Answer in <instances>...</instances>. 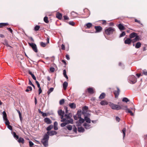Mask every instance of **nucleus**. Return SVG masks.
Returning a JSON list of instances; mask_svg holds the SVG:
<instances>
[{"instance_id":"obj_17","label":"nucleus","mask_w":147,"mask_h":147,"mask_svg":"<svg viewBox=\"0 0 147 147\" xmlns=\"http://www.w3.org/2000/svg\"><path fill=\"white\" fill-rule=\"evenodd\" d=\"M82 109V113L84 114V113H85L87 111L88 109V107L87 106H85L83 107Z\"/></svg>"},{"instance_id":"obj_39","label":"nucleus","mask_w":147,"mask_h":147,"mask_svg":"<svg viewBox=\"0 0 147 147\" xmlns=\"http://www.w3.org/2000/svg\"><path fill=\"white\" fill-rule=\"evenodd\" d=\"M54 88H50V89L47 92V94L48 95H49L50 94L53 92V90Z\"/></svg>"},{"instance_id":"obj_34","label":"nucleus","mask_w":147,"mask_h":147,"mask_svg":"<svg viewBox=\"0 0 147 147\" xmlns=\"http://www.w3.org/2000/svg\"><path fill=\"white\" fill-rule=\"evenodd\" d=\"M3 119H7V115L5 111H3Z\"/></svg>"},{"instance_id":"obj_64","label":"nucleus","mask_w":147,"mask_h":147,"mask_svg":"<svg viewBox=\"0 0 147 147\" xmlns=\"http://www.w3.org/2000/svg\"><path fill=\"white\" fill-rule=\"evenodd\" d=\"M31 76H32V78L34 80H36V78L34 74H33Z\"/></svg>"},{"instance_id":"obj_28","label":"nucleus","mask_w":147,"mask_h":147,"mask_svg":"<svg viewBox=\"0 0 147 147\" xmlns=\"http://www.w3.org/2000/svg\"><path fill=\"white\" fill-rule=\"evenodd\" d=\"M85 120L86 121V122L88 123H91V120L90 118L88 117H87L85 116L84 117Z\"/></svg>"},{"instance_id":"obj_36","label":"nucleus","mask_w":147,"mask_h":147,"mask_svg":"<svg viewBox=\"0 0 147 147\" xmlns=\"http://www.w3.org/2000/svg\"><path fill=\"white\" fill-rule=\"evenodd\" d=\"M122 101L123 102H127L129 101V100L127 98L124 97L122 99Z\"/></svg>"},{"instance_id":"obj_15","label":"nucleus","mask_w":147,"mask_h":147,"mask_svg":"<svg viewBox=\"0 0 147 147\" xmlns=\"http://www.w3.org/2000/svg\"><path fill=\"white\" fill-rule=\"evenodd\" d=\"M44 121L47 124H50L52 123L51 121L49 118L47 117L45 118Z\"/></svg>"},{"instance_id":"obj_21","label":"nucleus","mask_w":147,"mask_h":147,"mask_svg":"<svg viewBox=\"0 0 147 147\" xmlns=\"http://www.w3.org/2000/svg\"><path fill=\"white\" fill-rule=\"evenodd\" d=\"M121 109H123L125 110V112H127V109H128L127 106L124 105H121L120 106Z\"/></svg>"},{"instance_id":"obj_47","label":"nucleus","mask_w":147,"mask_h":147,"mask_svg":"<svg viewBox=\"0 0 147 147\" xmlns=\"http://www.w3.org/2000/svg\"><path fill=\"white\" fill-rule=\"evenodd\" d=\"M4 120L5 121V123L6 125L9 124V122L7 118L4 119Z\"/></svg>"},{"instance_id":"obj_20","label":"nucleus","mask_w":147,"mask_h":147,"mask_svg":"<svg viewBox=\"0 0 147 147\" xmlns=\"http://www.w3.org/2000/svg\"><path fill=\"white\" fill-rule=\"evenodd\" d=\"M56 17L59 19L61 20L62 18V15L59 12H57L56 14Z\"/></svg>"},{"instance_id":"obj_55","label":"nucleus","mask_w":147,"mask_h":147,"mask_svg":"<svg viewBox=\"0 0 147 147\" xmlns=\"http://www.w3.org/2000/svg\"><path fill=\"white\" fill-rule=\"evenodd\" d=\"M35 82L36 83V84H37L38 87V88H40V84L37 81H36Z\"/></svg>"},{"instance_id":"obj_35","label":"nucleus","mask_w":147,"mask_h":147,"mask_svg":"<svg viewBox=\"0 0 147 147\" xmlns=\"http://www.w3.org/2000/svg\"><path fill=\"white\" fill-rule=\"evenodd\" d=\"M63 75L67 79H68V77L66 74V72L65 69H64L63 71Z\"/></svg>"},{"instance_id":"obj_19","label":"nucleus","mask_w":147,"mask_h":147,"mask_svg":"<svg viewBox=\"0 0 147 147\" xmlns=\"http://www.w3.org/2000/svg\"><path fill=\"white\" fill-rule=\"evenodd\" d=\"M69 106L71 109H75L76 108V105L74 103H69Z\"/></svg>"},{"instance_id":"obj_6","label":"nucleus","mask_w":147,"mask_h":147,"mask_svg":"<svg viewBox=\"0 0 147 147\" xmlns=\"http://www.w3.org/2000/svg\"><path fill=\"white\" fill-rule=\"evenodd\" d=\"M28 44L29 45L32 47L34 52L36 53L38 52V49L36 45L35 44L33 43H30L29 42H28Z\"/></svg>"},{"instance_id":"obj_25","label":"nucleus","mask_w":147,"mask_h":147,"mask_svg":"<svg viewBox=\"0 0 147 147\" xmlns=\"http://www.w3.org/2000/svg\"><path fill=\"white\" fill-rule=\"evenodd\" d=\"M108 104L106 100H103L100 102V104L102 105H107Z\"/></svg>"},{"instance_id":"obj_42","label":"nucleus","mask_w":147,"mask_h":147,"mask_svg":"<svg viewBox=\"0 0 147 147\" xmlns=\"http://www.w3.org/2000/svg\"><path fill=\"white\" fill-rule=\"evenodd\" d=\"M44 21L47 23H48L49 21L48 20V18L47 16H45L44 18Z\"/></svg>"},{"instance_id":"obj_11","label":"nucleus","mask_w":147,"mask_h":147,"mask_svg":"<svg viewBox=\"0 0 147 147\" xmlns=\"http://www.w3.org/2000/svg\"><path fill=\"white\" fill-rule=\"evenodd\" d=\"M92 24L91 23H88L84 25V27L86 29H89L92 27Z\"/></svg>"},{"instance_id":"obj_10","label":"nucleus","mask_w":147,"mask_h":147,"mask_svg":"<svg viewBox=\"0 0 147 147\" xmlns=\"http://www.w3.org/2000/svg\"><path fill=\"white\" fill-rule=\"evenodd\" d=\"M132 40L130 38H127L124 41V43L125 44L130 45L132 42Z\"/></svg>"},{"instance_id":"obj_9","label":"nucleus","mask_w":147,"mask_h":147,"mask_svg":"<svg viewBox=\"0 0 147 147\" xmlns=\"http://www.w3.org/2000/svg\"><path fill=\"white\" fill-rule=\"evenodd\" d=\"M58 113L59 115L61 116V119H64V112L61 109L59 110L58 111Z\"/></svg>"},{"instance_id":"obj_1","label":"nucleus","mask_w":147,"mask_h":147,"mask_svg":"<svg viewBox=\"0 0 147 147\" xmlns=\"http://www.w3.org/2000/svg\"><path fill=\"white\" fill-rule=\"evenodd\" d=\"M70 114L68 115L65 114L64 115V119H61V122H65L61 123V127H64L66 125L69 123L73 124V120L71 118V116H70Z\"/></svg>"},{"instance_id":"obj_22","label":"nucleus","mask_w":147,"mask_h":147,"mask_svg":"<svg viewBox=\"0 0 147 147\" xmlns=\"http://www.w3.org/2000/svg\"><path fill=\"white\" fill-rule=\"evenodd\" d=\"M63 87L64 90H66L68 86V83L66 82H64L63 84Z\"/></svg>"},{"instance_id":"obj_46","label":"nucleus","mask_w":147,"mask_h":147,"mask_svg":"<svg viewBox=\"0 0 147 147\" xmlns=\"http://www.w3.org/2000/svg\"><path fill=\"white\" fill-rule=\"evenodd\" d=\"M84 126L85 128L87 129V127H90V125L89 124H87L86 123H84Z\"/></svg>"},{"instance_id":"obj_40","label":"nucleus","mask_w":147,"mask_h":147,"mask_svg":"<svg viewBox=\"0 0 147 147\" xmlns=\"http://www.w3.org/2000/svg\"><path fill=\"white\" fill-rule=\"evenodd\" d=\"M79 122L80 123H83L85 121V119L82 118L81 117L80 118H79Z\"/></svg>"},{"instance_id":"obj_2","label":"nucleus","mask_w":147,"mask_h":147,"mask_svg":"<svg viewBox=\"0 0 147 147\" xmlns=\"http://www.w3.org/2000/svg\"><path fill=\"white\" fill-rule=\"evenodd\" d=\"M49 138V135L46 134L44 136L43 138L41 140V142L45 147H46L48 145V142Z\"/></svg>"},{"instance_id":"obj_8","label":"nucleus","mask_w":147,"mask_h":147,"mask_svg":"<svg viewBox=\"0 0 147 147\" xmlns=\"http://www.w3.org/2000/svg\"><path fill=\"white\" fill-rule=\"evenodd\" d=\"M116 88L117 89V90H114L113 91V93L115 95V98H117L119 94L120 90L119 88L117 87H116Z\"/></svg>"},{"instance_id":"obj_54","label":"nucleus","mask_w":147,"mask_h":147,"mask_svg":"<svg viewBox=\"0 0 147 147\" xmlns=\"http://www.w3.org/2000/svg\"><path fill=\"white\" fill-rule=\"evenodd\" d=\"M29 146L30 147H32L34 145L33 143L31 141L29 142Z\"/></svg>"},{"instance_id":"obj_50","label":"nucleus","mask_w":147,"mask_h":147,"mask_svg":"<svg viewBox=\"0 0 147 147\" xmlns=\"http://www.w3.org/2000/svg\"><path fill=\"white\" fill-rule=\"evenodd\" d=\"M40 28V26H39L36 25L34 27V30L35 31H37Z\"/></svg>"},{"instance_id":"obj_48","label":"nucleus","mask_w":147,"mask_h":147,"mask_svg":"<svg viewBox=\"0 0 147 147\" xmlns=\"http://www.w3.org/2000/svg\"><path fill=\"white\" fill-rule=\"evenodd\" d=\"M65 102L64 99H62L59 101V104L60 105H61L63 104Z\"/></svg>"},{"instance_id":"obj_45","label":"nucleus","mask_w":147,"mask_h":147,"mask_svg":"<svg viewBox=\"0 0 147 147\" xmlns=\"http://www.w3.org/2000/svg\"><path fill=\"white\" fill-rule=\"evenodd\" d=\"M66 127L69 130H71L72 129V127L71 125H68L66 126Z\"/></svg>"},{"instance_id":"obj_59","label":"nucleus","mask_w":147,"mask_h":147,"mask_svg":"<svg viewBox=\"0 0 147 147\" xmlns=\"http://www.w3.org/2000/svg\"><path fill=\"white\" fill-rule=\"evenodd\" d=\"M63 17L64 18V19L65 20H68L69 19V18L67 16H63Z\"/></svg>"},{"instance_id":"obj_16","label":"nucleus","mask_w":147,"mask_h":147,"mask_svg":"<svg viewBox=\"0 0 147 147\" xmlns=\"http://www.w3.org/2000/svg\"><path fill=\"white\" fill-rule=\"evenodd\" d=\"M140 39V36L138 35L137 36H136L134 38L131 39L132 41L133 42H134L137 41H139Z\"/></svg>"},{"instance_id":"obj_56","label":"nucleus","mask_w":147,"mask_h":147,"mask_svg":"<svg viewBox=\"0 0 147 147\" xmlns=\"http://www.w3.org/2000/svg\"><path fill=\"white\" fill-rule=\"evenodd\" d=\"M50 70L51 72H53L55 71V69L54 67H51L50 68Z\"/></svg>"},{"instance_id":"obj_26","label":"nucleus","mask_w":147,"mask_h":147,"mask_svg":"<svg viewBox=\"0 0 147 147\" xmlns=\"http://www.w3.org/2000/svg\"><path fill=\"white\" fill-rule=\"evenodd\" d=\"M105 96L106 94L105 93H102L100 94V96L99 97V98L100 99H102L105 97Z\"/></svg>"},{"instance_id":"obj_29","label":"nucleus","mask_w":147,"mask_h":147,"mask_svg":"<svg viewBox=\"0 0 147 147\" xmlns=\"http://www.w3.org/2000/svg\"><path fill=\"white\" fill-rule=\"evenodd\" d=\"M82 113V111L81 110H79L78 111L76 115L78 116V118H80L81 117Z\"/></svg>"},{"instance_id":"obj_58","label":"nucleus","mask_w":147,"mask_h":147,"mask_svg":"<svg viewBox=\"0 0 147 147\" xmlns=\"http://www.w3.org/2000/svg\"><path fill=\"white\" fill-rule=\"evenodd\" d=\"M7 28V29L12 34L13 30L11 28Z\"/></svg>"},{"instance_id":"obj_27","label":"nucleus","mask_w":147,"mask_h":147,"mask_svg":"<svg viewBox=\"0 0 147 147\" xmlns=\"http://www.w3.org/2000/svg\"><path fill=\"white\" fill-rule=\"evenodd\" d=\"M18 139V141L19 143H22V144L24 143V140L23 138L20 137Z\"/></svg>"},{"instance_id":"obj_38","label":"nucleus","mask_w":147,"mask_h":147,"mask_svg":"<svg viewBox=\"0 0 147 147\" xmlns=\"http://www.w3.org/2000/svg\"><path fill=\"white\" fill-rule=\"evenodd\" d=\"M126 112L129 113L131 116H133L134 115V114L132 112V111L130 110L129 109H127V112Z\"/></svg>"},{"instance_id":"obj_52","label":"nucleus","mask_w":147,"mask_h":147,"mask_svg":"<svg viewBox=\"0 0 147 147\" xmlns=\"http://www.w3.org/2000/svg\"><path fill=\"white\" fill-rule=\"evenodd\" d=\"M135 22H136L142 25V24L141 23V22L140 20H138L136 19H135Z\"/></svg>"},{"instance_id":"obj_53","label":"nucleus","mask_w":147,"mask_h":147,"mask_svg":"<svg viewBox=\"0 0 147 147\" xmlns=\"http://www.w3.org/2000/svg\"><path fill=\"white\" fill-rule=\"evenodd\" d=\"M17 111L19 113L20 118V120H21L22 119V114L18 110Z\"/></svg>"},{"instance_id":"obj_33","label":"nucleus","mask_w":147,"mask_h":147,"mask_svg":"<svg viewBox=\"0 0 147 147\" xmlns=\"http://www.w3.org/2000/svg\"><path fill=\"white\" fill-rule=\"evenodd\" d=\"M126 131V129L125 128H124L122 130V132L123 134V138H124L125 135V132Z\"/></svg>"},{"instance_id":"obj_5","label":"nucleus","mask_w":147,"mask_h":147,"mask_svg":"<svg viewBox=\"0 0 147 147\" xmlns=\"http://www.w3.org/2000/svg\"><path fill=\"white\" fill-rule=\"evenodd\" d=\"M129 83L131 84H134L137 82V79L134 75H131L129 77Z\"/></svg>"},{"instance_id":"obj_43","label":"nucleus","mask_w":147,"mask_h":147,"mask_svg":"<svg viewBox=\"0 0 147 147\" xmlns=\"http://www.w3.org/2000/svg\"><path fill=\"white\" fill-rule=\"evenodd\" d=\"M53 128V126L51 125L47 127V130L48 131H50Z\"/></svg>"},{"instance_id":"obj_41","label":"nucleus","mask_w":147,"mask_h":147,"mask_svg":"<svg viewBox=\"0 0 147 147\" xmlns=\"http://www.w3.org/2000/svg\"><path fill=\"white\" fill-rule=\"evenodd\" d=\"M13 136L15 138H16V140L18 139L19 137H18V135H17L16 134V133L15 132H13Z\"/></svg>"},{"instance_id":"obj_31","label":"nucleus","mask_w":147,"mask_h":147,"mask_svg":"<svg viewBox=\"0 0 147 147\" xmlns=\"http://www.w3.org/2000/svg\"><path fill=\"white\" fill-rule=\"evenodd\" d=\"M8 25V24L7 23H0V28Z\"/></svg>"},{"instance_id":"obj_23","label":"nucleus","mask_w":147,"mask_h":147,"mask_svg":"<svg viewBox=\"0 0 147 147\" xmlns=\"http://www.w3.org/2000/svg\"><path fill=\"white\" fill-rule=\"evenodd\" d=\"M58 123L57 121L54 122V129L56 130H57L58 128L57 127Z\"/></svg>"},{"instance_id":"obj_24","label":"nucleus","mask_w":147,"mask_h":147,"mask_svg":"<svg viewBox=\"0 0 147 147\" xmlns=\"http://www.w3.org/2000/svg\"><path fill=\"white\" fill-rule=\"evenodd\" d=\"M141 46V44L139 42H137L135 45V47L136 49L140 48Z\"/></svg>"},{"instance_id":"obj_13","label":"nucleus","mask_w":147,"mask_h":147,"mask_svg":"<svg viewBox=\"0 0 147 147\" xmlns=\"http://www.w3.org/2000/svg\"><path fill=\"white\" fill-rule=\"evenodd\" d=\"M138 35V34L135 32H133L130 34L129 36V38L131 39L135 37Z\"/></svg>"},{"instance_id":"obj_4","label":"nucleus","mask_w":147,"mask_h":147,"mask_svg":"<svg viewBox=\"0 0 147 147\" xmlns=\"http://www.w3.org/2000/svg\"><path fill=\"white\" fill-rule=\"evenodd\" d=\"M109 105L112 109L114 110H119L121 108L120 105L114 104L111 102H109Z\"/></svg>"},{"instance_id":"obj_62","label":"nucleus","mask_w":147,"mask_h":147,"mask_svg":"<svg viewBox=\"0 0 147 147\" xmlns=\"http://www.w3.org/2000/svg\"><path fill=\"white\" fill-rule=\"evenodd\" d=\"M143 74L144 75L147 76V71L146 70H144L143 71Z\"/></svg>"},{"instance_id":"obj_18","label":"nucleus","mask_w":147,"mask_h":147,"mask_svg":"<svg viewBox=\"0 0 147 147\" xmlns=\"http://www.w3.org/2000/svg\"><path fill=\"white\" fill-rule=\"evenodd\" d=\"M118 27L121 31L124 30L125 29L124 26L121 24H120L118 25Z\"/></svg>"},{"instance_id":"obj_51","label":"nucleus","mask_w":147,"mask_h":147,"mask_svg":"<svg viewBox=\"0 0 147 147\" xmlns=\"http://www.w3.org/2000/svg\"><path fill=\"white\" fill-rule=\"evenodd\" d=\"M69 24L72 26H74L75 25V23L73 21H70L68 22Z\"/></svg>"},{"instance_id":"obj_49","label":"nucleus","mask_w":147,"mask_h":147,"mask_svg":"<svg viewBox=\"0 0 147 147\" xmlns=\"http://www.w3.org/2000/svg\"><path fill=\"white\" fill-rule=\"evenodd\" d=\"M125 35V32H122L120 34L119 37L121 38L122 37L124 36Z\"/></svg>"},{"instance_id":"obj_3","label":"nucleus","mask_w":147,"mask_h":147,"mask_svg":"<svg viewBox=\"0 0 147 147\" xmlns=\"http://www.w3.org/2000/svg\"><path fill=\"white\" fill-rule=\"evenodd\" d=\"M114 32H115V29L113 28L110 27L105 29L103 34L104 35L106 34L107 35H110L113 34Z\"/></svg>"},{"instance_id":"obj_61","label":"nucleus","mask_w":147,"mask_h":147,"mask_svg":"<svg viewBox=\"0 0 147 147\" xmlns=\"http://www.w3.org/2000/svg\"><path fill=\"white\" fill-rule=\"evenodd\" d=\"M102 24L103 25H106L107 24V22L105 20H102Z\"/></svg>"},{"instance_id":"obj_7","label":"nucleus","mask_w":147,"mask_h":147,"mask_svg":"<svg viewBox=\"0 0 147 147\" xmlns=\"http://www.w3.org/2000/svg\"><path fill=\"white\" fill-rule=\"evenodd\" d=\"M94 28L95 30L96 33L100 32L102 30V27L100 26H95Z\"/></svg>"},{"instance_id":"obj_44","label":"nucleus","mask_w":147,"mask_h":147,"mask_svg":"<svg viewBox=\"0 0 147 147\" xmlns=\"http://www.w3.org/2000/svg\"><path fill=\"white\" fill-rule=\"evenodd\" d=\"M40 46L42 47H45L47 44L43 42H41L40 43Z\"/></svg>"},{"instance_id":"obj_63","label":"nucleus","mask_w":147,"mask_h":147,"mask_svg":"<svg viewBox=\"0 0 147 147\" xmlns=\"http://www.w3.org/2000/svg\"><path fill=\"white\" fill-rule=\"evenodd\" d=\"M39 94H40L42 92V90L41 89V87L39 88L38 89Z\"/></svg>"},{"instance_id":"obj_12","label":"nucleus","mask_w":147,"mask_h":147,"mask_svg":"<svg viewBox=\"0 0 147 147\" xmlns=\"http://www.w3.org/2000/svg\"><path fill=\"white\" fill-rule=\"evenodd\" d=\"M87 90L88 93L90 94H93L94 92V90L92 88H88Z\"/></svg>"},{"instance_id":"obj_37","label":"nucleus","mask_w":147,"mask_h":147,"mask_svg":"<svg viewBox=\"0 0 147 147\" xmlns=\"http://www.w3.org/2000/svg\"><path fill=\"white\" fill-rule=\"evenodd\" d=\"M64 109L65 110V113H66V114L68 115V114H70V117L71 116V117H72V116L71 115V113H69L68 114V110H67V107H64Z\"/></svg>"},{"instance_id":"obj_57","label":"nucleus","mask_w":147,"mask_h":147,"mask_svg":"<svg viewBox=\"0 0 147 147\" xmlns=\"http://www.w3.org/2000/svg\"><path fill=\"white\" fill-rule=\"evenodd\" d=\"M7 125V127L10 130H12V126L9 125Z\"/></svg>"},{"instance_id":"obj_32","label":"nucleus","mask_w":147,"mask_h":147,"mask_svg":"<svg viewBox=\"0 0 147 147\" xmlns=\"http://www.w3.org/2000/svg\"><path fill=\"white\" fill-rule=\"evenodd\" d=\"M32 88L30 86H28L27 87L25 91L26 92H29V91H31L32 90Z\"/></svg>"},{"instance_id":"obj_14","label":"nucleus","mask_w":147,"mask_h":147,"mask_svg":"<svg viewBox=\"0 0 147 147\" xmlns=\"http://www.w3.org/2000/svg\"><path fill=\"white\" fill-rule=\"evenodd\" d=\"M47 133L50 136H52L57 134V132L55 131H48Z\"/></svg>"},{"instance_id":"obj_60","label":"nucleus","mask_w":147,"mask_h":147,"mask_svg":"<svg viewBox=\"0 0 147 147\" xmlns=\"http://www.w3.org/2000/svg\"><path fill=\"white\" fill-rule=\"evenodd\" d=\"M115 119L117 121L119 122L120 121V119L119 117H116Z\"/></svg>"},{"instance_id":"obj_30","label":"nucleus","mask_w":147,"mask_h":147,"mask_svg":"<svg viewBox=\"0 0 147 147\" xmlns=\"http://www.w3.org/2000/svg\"><path fill=\"white\" fill-rule=\"evenodd\" d=\"M78 131L80 132H83L84 131V129L83 127H78Z\"/></svg>"}]
</instances>
